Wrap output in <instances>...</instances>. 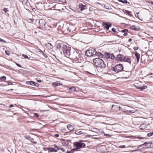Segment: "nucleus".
Segmentation results:
<instances>
[{
    "label": "nucleus",
    "mask_w": 153,
    "mask_h": 153,
    "mask_svg": "<svg viewBox=\"0 0 153 153\" xmlns=\"http://www.w3.org/2000/svg\"><path fill=\"white\" fill-rule=\"evenodd\" d=\"M5 52L6 54L8 55H9L10 54V53H9L8 51H5Z\"/></svg>",
    "instance_id": "obj_38"
},
{
    "label": "nucleus",
    "mask_w": 153,
    "mask_h": 153,
    "mask_svg": "<svg viewBox=\"0 0 153 153\" xmlns=\"http://www.w3.org/2000/svg\"><path fill=\"white\" fill-rule=\"evenodd\" d=\"M39 23L40 27L41 28H43L45 26V22L43 19H40L39 21Z\"/></svg>",
    "instance_id": "obj_12"
},
{
    "label": "nucleus",
    "mask_w": 153,
    "mask_h": 153,
    "mask_svg": "<svg viewBox=\"0 0 153 153\" xmlns=\"http://www.w3.org/2000/svg\"><path fill=\"white\" fill-rule=\"evenodd\" d=\"M152 133V135H153V131L152 132H151Z\"/></svg>",
    "instance_id": "obj_58"
},
{
    "label": "nucleus",
    "mask_w": 153,
    "mask_h": 153,
    "mask_svg": "<svg viewBox=\"0 0 153 153\" xmlns=\"http://www.w3.org/2000/svg\"><path fill=\"white\" fill-rule=\"evenodd\" d=\"M37 81L38 82H41V80H37Z\"/></svg>",
    "instance_id": "obj_56"
},
{
    "label": "nucleus",
    "mask_w": 153,
    "mask_h": 153,
    "mask_svg": "<svg viewBox=\"0 0 153 153\" xmlns=\"http://www.w3.org/2000/svg\"><path fill=\"white\" fill-rule=\"evenodd\" d=\"M54 136L56 137H58L59 136V135L58 134H55L54 135Z\"/></svg>",
    "instance_id": "obj_41"
},
{
    "label": "nucleus",
    "mask_w": 153,
    "mask_h": 153,
    "mask_svg": "<svg viewBox=\"0 0 153 153\" xmlns=\"http://www.w3.org/2000/svg\"><path fill=\"white\" fill-rule=\"evenodd\" d=\"M65 31L67 33H68L71 31V30L70 27H66L65 28Z\"/></svg>",
    "instance_id": "obj_23"
},
{
    "label": "nucleus",
    "mask_w": 153,
    "mask_h": 153,
    "mask_svg": "<svg viewBox=\"0 0 153 153\" xmlns=\"http://www.w3.org/2000/svg\"><path fill=\"white\" fill-rule=\"evenodd\" d=\"M135 55L137 59V62L138 63L140 58V54L139 53H138L137 52H136L135 53Z\"/></svg>",
    "instance_id": "obj_18"
},
{
    "label": "nucleus",
    "mask_w": 153,
    "mask_h": 153,
    "mask_svg": "<svg viewBox=\"0 0 153 153\" xmlns=\"http://www.w3.org/2000/svg\"><path fill=\"white\" fill-rule=\"evenodd\" d=\"M79 7L81 11H82L87 9V6L86 5H83L82 4H79Z\"/></svg>",
    "instance_id": "obj_14"
},
{
    "label": "nucleus",
    "mask_w": 153,
    "mask_h": 153,
    "mask_svg": "<svg viewBox=\"0 0 153 153\" xmlns=\"http://www.w3.org/2000/svg\"><path fill=\"white\" fill-rule=\"evenodd\" d=\"M105 135L106 136H108L109 137H110V135L109 134H105Z\"/></svg>",
    "instance_id": "obj_51"
},
{
    "label": "nucleus",
    "mask_w": 153,
    "mask_h": 153,
    "mask_svg": "<svg viewBox=\"0 0 153 153\" xmlns=\"http://www.w3.org/2000/svg\"><path fill=\"white\" fill-rule=\"evenodd\" d=\"M134 86L137 89H139L140 88V87L138 86H137L136 85H134Z\"/></svg>",
    "instance_id": "obj_44"
},
{
    "label": "nucleus",
    "mask_w": 153,
    "mask_h": 153,
    "mask_svg": "<svg viewBox=\"0 0 153 153\" xmlns=\"http://www.w3.org/2000/svg\"><path fill=\"white\" fill-rule=\"evenodd\" d=\"M96 53V51L94 49H90L86 51L85 55L87 56H92L95 55Z\"/></svg>",
    "instance_id": "obj_5"
},
{
    "label": "nucleus",
    "mask_w": 153,
    "mask_h": 153,
    "mask_svg": "<svg viewBox=\"0 0 153 153\" xmlns=\"http://www.w3.org/2000/svg\"><path fill=\"white\" fill-rule=\"evenodd\" d=\"M143 148H144V147H143ZM144 148H146V147H145Z\"/></svg>",
    "instance_id": "obj_62"
},
{
    "label": "nucleus",
    "mask_w": 153,
    "mask_h": 153,
    "mask_svg": "<svg viewBox=\"0 0 153 153\" xmlns=\"http://www.w3.org/2000/svg\"><path fill=\"white\" fill-rule=\"evenodd\" d=\"M8 85H12V82H9L8 83Z\"/></svg>",
    "instance_id": "obj_54"
},
{
    "label": "nucleus",
    "mask_w": 153,
    "mask_h": 153,
    "mask_svg": "<svg viewBox=\"0 0 153 153\" xmlns=\"http://www.w3.org/2000/svg\"><path fill=\"white\" fill-rule=\"evenodd\" d=\"M126 13L127 14L129 15H131V12L130 11H129L128 10H125Z\"/></svg>",
    "instance_id": "obj_32"
},
{
    "label": "nucleus",
    "mask_w": 153,
    "mask_h": 153,
    "mask_svg": "<svg viewBox=\"0 0 153 153\" xmlns=\"http://www.w3.org/2000/svg\"><path fill=\"white\" fill-rule=\"evenodd\" d=\"M104 54L105 57L106 58H110L113 59L115 58V56L113 54L105 52Z\"/></svg>",
    "instance_id": "obj_11"
},
{
    "label": "nucleus",
    "mask_w": 153,
    "mask_h": 153,
    "mask_svg": "<svg viewBox=\"0 0 153 153\" xmlns=\"http://www.w3.org/2000/svg\"><path fill=\"white\" fill-rule=\"evenodd\" d=\"M117 60L118 61H123L128 63L130 65L131 63V60L130 58L123 55L122 54H118L116 57Z\"/></svg>",
    "instance_id": "obj_2"
},
{
    "label": "nucleus",
    "mask_w": 153,
    "mask_h": 153,
    "mask_svg": "<svg viewBox=\"0 0 153 153\" xmlns=\"http://www.w3.org/2000/svg\"><path fill=\"white\" fill-rule=\"evenodd\" d=\"M102 25L105 28L108 30L109 27L111 26L112 24L110 22H105L102 23Z\"/></svg>",
    "instance_id": "obj_10"
},
{
    "label": "nucleus",
    "mask_w": 153,
    "mask_h": 153,
    "mask_svg": "<svg viewBox=\"0 0 153 153\" xmlns=\"http://www.w3.org/2000/svg\"><path fill=\"white\" fill-rule=\"evenodd\" d=\"M27 153H30V152H28Z\"/></svg>",
    "instance_id": "obj_60"
},
{
    "label": "nucleus",
    "mask_w": 153,
    "mask_h": 153,
    "mask_svg": "<svg viewBox=\"0 0 153 153\" xmlns=\"http://www.w3.org/2000/svg\"><path fill=\"white\" fill-rule=\"evenodd\" d=\"M147 2L149 3H150L152 4L153 5V2L151 0H149L148 1H147Z\"/></svg>",
    "instance_id": "obj_37"
},
{
    "label": "nucleus",
    "mask_w": 153,
    "mask_h": 153,
    "mask_svg": "<svg viewBox=\"0 0 153 153\" xmlns=\"http://www.w3.org/2000/svg\"><path fill=\"white\" fill-rule=\"evenodd\" d=\"M146 88L147 86H146L143 85L142 87H140V88L139 89H140V91H142L145 89Z\"/></svg>",
    "instance_id": "obj_27"
},
{
    "label": "nucleus",
    "mask_w": 153,
    "mask_h": 153,
    "mask_svg": "<svg viewBox=\"0 0 153 153\" xmlns=\"http://www.w3.org/2000/svg\"><path fill=\"white\" fill-rule=\"evenodd\" d=\"M3 10L4 11V12L6 13L7 11H8V10H7V9L6 8H4L3 9Z\"/></svg>",
    "instance_id": "obj_36"
},
{
    "label": "nucleus",
    "mask_w": 153,
    "mask_h": 153,
    "mask_svg": "<svg viewBox=\"0 0 153 153\" xmlns=\"http://www.w3.org/2000/svg\"><path fill=\"white\" fill-rule=\"evenodd\" d=\"M75 134L78 135L82 134V136H84L85 134V133L83 132L81 130L79 129L76 131L75 132Z\"/></svg>",
    "instance_id": "obj_15"
},
{
    "label": "nucleus",
    "mask_w": 153,
    "mask_h": 153,
    "mask_svg": "<svg viewBox=\"0 0 153 153\" xmlns=\"http://www.w3.org/2000/svg\"><path fill=\"white\" fill-rule=\"evenodd\" d=\"M6 79V77L4 76H1L0 77V80L1 81H4Z\"/></svg>",
    "instance_id": "obj_26"
},
{
    "label": "nucleus",
    "mask_w": 153,
    "mask_h": 153,
    "mask_svg": "<svg viewBox=\"0 0 153 153\" xmlns=\"http://www.w3.org/2000/svg\"><path fill=\"white\" fill-rule=\"evenodd\" d=\"M67 90L70 94L73 93L76 91V88L74 87H72L68 88Z\"/></svg>",
    "instance_id": "obj_13"
},
{
    "label": "nucleus",
    "mask_w": 153,
    "mask_h": 153,
    "mask_svg": "<svg viewBox=\"0 0 153 153\" xmlns=\"http://www.w3.org/2000/svg\"><path fill=\"white\" fill-rule=\"evenodd\" d=\"M138 48L137 47H134L133 48L134 50L135 51L137 50L138 49Z\"/></svg>",
    "instance_id": "obj_40"
},
{
    "label": "nucleus",
    "mask_w": 153,
    "mask_h": 153,
    "mask_svg": "<svg viewBox=\"0 0 153 153\" xmlns=\"http://www.w3.org/2000/svg\"><path fill=\"white\" fill-rule=\"evenodd\" d=\"M73 144L74 146L76 147V148L74 149L75 150L80 149L82 147L84 148L85 146V145L84 143L78 142H74Z\"/></svg>",
    "instance_id": "obj_4"
},
{
    "label": "nucleus",
    "mask_w": 153,
    "mask_h": 153,
    "mask_svg": "<svg viewBox=\"0 0 153 153\" xmlns=\"http://www.w3.org/2000/svg\"><path fill=\"white\" fill-rule=\"evenodd\" d=\"M67 127L68 129L70 131H72L74 129L73 126L70 125H68Z\"/></svg>",
    "instance_id": "obj_24"
},
{
    "label": "nucleus",
    "mask_w": 153,
    "mask_h": 153,
    "mask_svg": "<svg viewBox=\"0 0 153 153\" xmlns=\"http://www.w3.org/2000/svg\"><path fill=\"white\" fill-rule=\"evenodd\" d=\"M55 0L56 1H56V2H61V3H62V1H60L59 0Z\"/></svg>",
    "instance_id": "obj_49"
},
{
    "label": "nucleus",
    "mask_w": 153,
    "mask_h": 153,
    "mask_svg": "<svg viewBox=\"0 0 153 153\" xmlns=\"http://www.w3.org/2000/svg\"><path fill=\"white\" fill-rule=\"evenodd\" d=\"M35 83V82L33 81H27L26 82V83L28 85H30L32 86H34V84Z\"/></svg>",
    "instance_id": "obj_25"
},
{
    "label": "nucleus",
    "mask_w": 153,
    "mask_h": 153,
    "mask_svg": "<svg viewBox=\"0 0 153 153\" xmlns=\"http://www.w3.org/2000/svg\"><path fill=\"white\" fill-rule=\"evenodd\" d=\"M13 105L12 104H11V105H10V107H13Z\"/></svg>",
    "instance_id": "obj_55"
},
{
    "label": "nucleus",
    "mask_w": 153,
    "mask_h": 153,
    "mask_svg": "<svg viewBox=\"0 0 153 153\" xmlns=\"http://www.w3.org/2000/svg\"><path fill=\"white\" fill-rule=\"evenodd\" d=\"M93 62L96 66L101 68H105L106 66L104 61L100 58H96L94 59Z\"/></svg>",
    "instance_id": "obj_1"
},
{
    "label": "nucleus",
    "mask_w": 153,
    "mask_h": 153,
    "mask_svg": "<svg viewBox=\"0 0 153 153\" xmlns=\"http://www.w3.org/2000/svg\"><path fill=\"white\" fill-rule=\"evenodd\" d=\"M62 51L63 52L65 56L68 58L71 55V53L70 52V50L67 49V46L66 47V48H65L63 49Z\"/></svg>",
    "instance_id": "obj_7"
},
{
    "label": "nucleus",
    "mask_w": 153,
    "mask_h": 153,
    "mask_svg": "<svg viewBox=\"0 0 153 153\" xmlns=\"http://www.w3.org/2000/svg\"><path fill=\"white\" fill-rule=\"evenodd\" d=\"M34 86H35L36 87H38L39 86V84L35 82L34 84Z\"/></svg>",
    "instance_id": "obj_43"
},
{
    "label": "nucleus",
    "mask_w": 153,
    "mask_h": 153,
    "mask_svg": "<svg viewBox=\"0 0 153 153\" xmlns=\"http://www.w3.org/2000/svg\"><path fill=\"white\" fill-rule=\"evenodd\" d=\"M16 64L18 67H21V65H20L19 64L17 63H16Z\"/></svg>",
    "instance_id": "obj_48"
},
{
    "label": "nucleus",
    "mask_w": 153,
    "mask_h": 153,
    "mask_svg": "<svg viewBox=\"0 0 153 153\" xmlns=\"http://www.w3.org/2000/svg\"><path fill=\"white\" fill-rule=\"evenodd\" d=\"M125 147V145L121 146H119V148H124Z\"/></svg>",
    "instance_id": "obj_46"
},
{
    "label": "nucleus",
    "mask_w": 153,
    "mask_h": 153,
    "mask_svg": "<svg viewBox=\"0 0 153 153\" xmlns=\"http://www.w3.org/2000/svg\"><path fill=\"white\" fill-rule=\"evenodd\" d=\"M40 52L42 54H43V56L46 58H47L48 57V56L47 55L44 53L41 50H40Z\"/></svg>",
    "instance_id": "obj_29"
},
{
    "label": "nucleus",
    "mask_w": 153,
    "mask_h": 153,
    "mask_svg": "<svg viewBox=\"0 0 153 153\" xmlns=\"http://www.w3.org/2000/svg\"><path fill=\"white\" fill-rule=\"evenodd\" d=\"M48 152H53V148H48Z\"/></svg>",
    "instance_id": "obj_31"
},
{
    "label": "nucleus",
    "mask_w": 153,
    "mask_h": 153,
    "mask_svg": "<svg viewBox=\"0 0 153 153\" xmlns=\"http://www.w3.org/2000/svg\"><path fill=\"white\" fill-rule=\"evenodd\" d=\"M118 1L119 2H121L122 3H126L127 4V3H128V4L129 3V2H127V0H118Z\"/></svg>",
    "instance_id": "obj_28"
},
{
    "label": "nucleus",
    "mask_w": 153,
    "mask_h": 153,
    "mask_svg": "<svg viewBox=\"0 0 153 153\" xmlns=\"http://www.w3.org/2000/svg\"><path fill=\"white\" fill-rule=\"evenodd\" d=\"M60 85V83L59 82H55L52 83V85L53 86L55 87L59 86Z\"/></svg>",
    "instance_id": "obj_19"
},
{
    "label": "nucleus",
    "mask_w": 153,
    "mask_h": 153,
    "mask_svg": "<svg viewBox=\"0 0 153 153\" xmlns=\"http://www.w3.org/2000/svg\"><path fill=\"white\" fill-rule=\"evenodd\" d=\"M130 28L132 30H134L135 31H138L139 30V28L137 27H135V26L132 25L131 26Z\"/></svg>",
    "instance_id": "obj_22"
},
{
    "label": "nucleus",
    "mask_w": 153,
    "mask_h": 153,
    "mask_svg": "<svg viewBox=\"0 0 153 153\" xmlns=\"http://www.w3.org/2000/svg\"><path fill=\"white\" fill-rule=\"evenodd\" d=\"M74 61L79 63L83 62H84V58L81 54H79V56L77 57L76 60H74Z\"/></svg>",
    "instance_id": "obj_8"
},
{
    "label": "nucleus",
    "mask_w": 153,
    "mask_h": 153,
    "mask_svg": "<svg viewBox=\"0 0 153 153\" xmlns=\"http://www.w3.org/2000/svg\"><path fill=\"white\" fill-rule=\"evenodd\" d=\"M146 145H144V144H142V146L144 145L145 146H147V147H146V148H148V146H149V145H148V144H146Z\"/></svg>",
    "instance_id": "obj_52"
},
{
    "label": "nucleus",
    "mask_w": 153,
    "mask_h": 153,
    "mask_svg": "<svg viewBox=\"0 0 153 153\" xmlns=\"http://www.w3.org/2000/svg\"><path fill=\"white\" fill-rule=\"evenodd\" d=\"M139 138H140V139H142V138H141V137L140 138L139 137Z\"/></svg>",
    "instance_id": "obj_57"
},
{
    "label": "nucleus",
    "mask_w": 153,
    "mask_h": 153,
    "mask_svg": "<svg viewBox=\"0 0 153 153\" xmlns=\"http://www.w3.org/2000/svg\"><path fill=\"white\" fill-rule=\"evenodd\" d=\"M147 135L149 137H150L152 136V134L151 132H149L147 134Z\"/></svg>",
    "instance_id": "obj_34"
},
{
    "label": "nucleus",
    "mask_w": 153,
    "mask_h": 153,
    "mask_svg": "<svg viewBox=\"0 0 153 153\" xmlns=\"http://www.w3.org/2000/svg\"><path fill=\"white\" fill-rule=\"evenodd\" d=\"M74 150L75 149H72L71 151H67L66 153H73Z\"/></svg>",
    "instance_id": "obj_30"
},
{
    "label": "nucleus",
    "mask_w": 153,
    "mask_h": 153,
    "mask_svg": "<svg viewBox=\"0 0 153 153\" xmlns=\"http://www.w3.org/2000/svg\"><path fill=\"white\" fill-rule=\"evenodd\" d=\"M43 149L45 151L48 150V148H43Z\"/></svg>",
    "instance_id": "obj_47"
},
{
    "label": "nucleus",
    "mask_w": 153,
    "mask_h": 153,
    "mask_svg": "<svg viewBox=\"0 0 153 153\" xmlns=\"http://www.w3.org/2000/svg\"><path fill=\"white\" fill-rule=\"evenodd\" d=\"M29 22H33V19H30L28 20Z\"/></svg>",
    "instance_id": "obj_39"
},
{
    "label": "nucleus",
    "mask_w": 153,
    "mask_h": 153,
    "mask_svg": "<svg viewBox=\"0 0 153 153\" xmlns=\"http://www.w3.org/2000/svg\"><path fill=\"white\" fill-rule=\"evenodd\" d=\"M34 116L35 117H38L39 116V115H38V114L37 113H35V114H34Z\"/></svg>",
    "instance_id": "obj_42"
},
{
    "label": "nucleus",
    "mask_w": 153,
    "mask_h": 153,
    "mask_svg": "<svg viewBox=\"0 0 153 153\" xmlns=\"http://www.w3.org/2000/svg\"><path fill=\"white\" fill-rule=\"evenodd\" d=\"M79 54L77 52L75 51L74 52L72 53H71V55L69 57V58L72 59L74 61V60H76V58H77V57L79 56Z\"/></svg>",
    "instance_id": "obj_6"
},
{
    "label": "nucleus",
    "mask_w": 153,
    "mask_h": 153,
    "mask_svg": "<svg viewBox=\"0 0 153 153\" xmlns=\"http://www.w3.org/2000/svg\"><path fill=\"white\" fill-rule=\"evenodd\" d=\"M111 30H112V31H113L114 33H117V31L116 30V29L115 28H112V29H111Z\"/></svg>",
    "instance_id": "obj_33"
},
{
    "label": "nucleus",
    "mask_w": 153,
    "mask_h": 153,
    "mask_svg": "<svg viewBox=\"0 0 153 153\" xmlns=\"http://www.w3.org/2000/svg\"><path fill=\"white\" fill-rule=\"evenodd\" d=\"M60 149L63 152H65V150L64 148H60Z\"/></svg>",
    "instance_id": "obj_45"
},
{
    "label": "nucleus",
    "mask_w": 153,
    "mask_h": 153,
    "mask_svg": "<svg viewBox=\"0 0 153 153\" xmlns=\"http://www.w3.org/2000/svg\"><path fill=\"white\" fill-rule=\"evenodd\" d=\"M0 41L1 42H5V41H4L3 39H1L0 38Z\"/></svg>",
    "instance_id": "obj_50"
},
{
    "label": "nucleus",
    "mask_w": 153,
    "mask_h": 153,
    "mask_svg": "<svg viewBox=\"0 0 153 153\" xmlns=\"http://www.w3.org/2000/svg\"><path fill=\"white\" fill-rule=\"evenodd\" d=\"M128 31V30L127 29H125L123 30H121V32L122 33H124L123 34L124 36H126L128 35L127 32Z\"/></svg>",
    "instance_id": "obj_21"
},
{
    "label": "nucleus",
    "mask_w": 153,
    "mask_h": 153,
    "mask_svg": "<svg viewBox=\"0 0 153 153\" xmlns=\"http://www.w3.org/2000/svg\"><path fill=\"white\" fill-rule=\"evenodd\" d=\"M146 144H148V145H149V146H148L149 148H153V143H147V142H145L144 143V145H146Z\"/></svg>",
    "instance_id": "obj_20"
},
{
    "label": "nucleus",
    "mask_w": 153,
    "mask_h": 153,
    "mask_svg": "<svg viewBox=\"0 0 153 153\" xmlns=\"http://www.w3.org/2000/svg\"><path fill=\"white\" fill-rule=\"evenodd\" d=\"M66 45H65L61 43H57L56 44V47L57 48L60 49L61 51H62L63 49L66 48Z\"/></svg>",
    "instance_id": "obj_9"
},
{
    "label": "nucleus",
    "mask_w": 153,
    "mask_h": 153,
    "mask_svg": "<svg viewBox=\"0 0 153 153\" xmlns=\"http://www.w3.org/2000/svg\"><path fill=\"white\" fill-rule=\"evenodd\" d=\"M22 56L24 58H26V59L28 58V56L27 55H26L25 54H23Z\"/></svg>",
    "instance_id": "obj_35"
},
{
    "label": "nucleus",
    "mask_w": 153,
    "mask_h": 153,
    "mask_svg": "<svg viewBox=\"0 0 153 153\" xmlns=\"http://www.w3.org/2000/svg\"><path fill=\"white\" fill-rule=\"evenodd\" d=\"M129 112H131V111H129Z\"/></svg>",
    "instance_id": "obj_59"
},
{
    "label": "nucleus",
    "mask_w": 153,
    "mask_h": 153,
    "mask_svg": "<svg viewBox=\"0 0 153 153\" xmlns=\"http://www.w3.org/2000/svg\"><path fill=\"white\" fill-rule=\"evenodd\" d=\"M54 148H53V152H57L58 150H60V148H59L56 144L54 145Z\"/></svg>",
    "instance_id": "obj_16"
},
{
    "label": "nucleus",
    "mask_w": 153,
    "mask_h": 153,
    "mask_svg": "<svg viewBox=\"0 0 153 153\" xmlns=\"http://www.w3.org/2000/svg\"><path fill=\"white\" fill-rule=\"evenodd\" d=\"M46 47L48 49H51L53 48V45L50 43H48L46 45Z\"/></svg>",
    "instance_id": "obj_17"
},
{
    "label": "nucleus",
    "mask_w": 153,
    "mask_h": 153,
    "mask_svg": "<svg viewBox=\"0 0 153 153\" xmlns=\"http://www.w3.org/2000/svg\"><path fill=\"white\" fill-rule=\"evenodd\" d=\"M131 41H132V39H128V42H131Z\"/></svg>",
    "instance_id": "obj_53"
},
{
    "label": "nucleus",
    "mask_w": 153,
    "mask_h": 153,
    "mask_svg": "<svg viewBox=\"0 0 153 153\" xmlns=\"http://www.w3.org/2000/svg\"><path fill=\"white\" fill-rule=\"evenodd\" d=\"M111 70L114 72V73H117L122 71L123 70V67L122 64H119L112 67Z\"/></svg>",
    "instance_id": "obj_3"
},
{
    "label": "nucleus",
    "mask_w": 153,
    "mask_h": 153,
    "mask_svg": "<svg viewBox=\"0 0 153 153\" xmlns=\"http://www.w3.org/2000/svg\"><path fill=\"white\" fill-rule=\"evenodd\" d=\"M39 153H42V152H39Z\"/></svg>",
    "instance_id": "obj_61"
}]
</instances>
